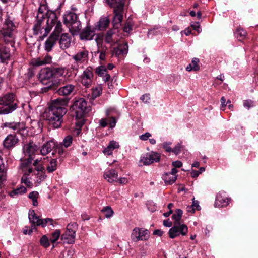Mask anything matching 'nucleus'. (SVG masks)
Returning a JSON list of instances; mask_svg holds the SVG:
<instances>
[{"instance_id":"052dcab7","label":"nucleus","mask_w":258,"mask_h":258,"mask_svg":"<svg viewBox=\"0 0 258 258\" xmlns=\"http://www.w3.org/2000/svg\"><path fill=\"white\" fill-rule=\"evenodd\" d=\"M132 30V26L128 23L125 24V26L123 27V31L125 32L128 33Z\"/></svg>"},{"instance_id":"9d476101","label":"nucleus","mask_w":258,"mask_h":258,"mask_svg":"<svg viewBox=\"0 0 258 258\" xmlns=\"http://www.w3.org/2000/svg\"><path fill=\"white\" fill-rule=\"evenodd\" d=\"M64 70L62 68H57L52 70L50 68H44L42 69L39 74V78L42 82L48 80L55 77L56 74L62 75Z\"/></svg>"},{"instance_id":"dca6fc26","label":"nucleus","mask_w":258,"mask_h":258,"mask_svg":"<svg viewBox=\"0 0 258 258\" xmlns=\"http://www.w3.org/2000/svg\"><path fill=\"white\" fill-rule=\"evenodd\" d=\"M47 18L42 17L41 19L38 20L33 26V32L34 35L45 33V28L47 27V23L45 21Z\"/></svg>"},{"instance_id":"aec40b11","label":"nucleus","mask_w":258,"mask_h":258,"mask_svg":"<svg viewBox=\"0 0 258 258\" xmlns=\"http://www.w3.org/2000/svg\"><path fill=\"white\" fill-rule=\"evenodd\" d=\"M19 139L15 134L8 135L3 141V146L6 149L13 148L18 142Z\"/></svg>"},{"instance_id":"ea45409f","label":"nucleus","mask_w":258,"mask_h":258,"mask_svg":"<svg viewBox=\"0 0 258 258\" xmlns=\"http://www.w3.org/2000/svg\"><path fill=\"white\" fill-rule=\"evenodd\" d=\"M27 189L23 186H21L19 188H17L13 190L10 193V196L12 197H14L15 196L19 195H22L26 192Z\"/></svg>"},{"instance_id":"c85d7f7f","label":"nucleus","mask_w":258,"mask_h":258,"mask_svg":"<svg viewBox=\"0 0 258 258\" xmlns=\"http://www.w3.org/2000/svg\"><path fill=\"white\" fill-rule=\"evenodd\" d=\"M119 145L118 142L115 141H111L108 146L103 150V153L107 155H110L112 154L113 151L115 149H118Z\"/></svg>"},{"instance_id":"f03ea898","label":"nucleus","mask_w":258,"mask_h":258,"mask_svg":"<svg viewBox=\"0 0 258 258\" xmlns=\"http://www.w3.org/2000/svg\"><path fill=\"white\" fill-rule=\"evenodd\" d=\"M108 5L113 9L112 23L115 29L121 25L124 14L125 0H106Z\"/></svg>"},{"instance_id":"a19ab883","label":"nucleus","mask_w":258,"mask_h":258,"mask_svg":"<svg viewBox=\"0 0 258 258\" xmlns=\"http://www.w3.org/2000/svg\"><path fill=\"white\" fill-rule=\"evenodd\" d=\"M38 197L39 194L36 191H32L29 194L28 197L32 200L33 205L34 206L38 205L37 199Z\"/></svg>"},{"instance_id":"09e8293b","label":"nucleus","mask_w":258,"mask_h":258,"mask_svg":"<svg viewBox=\"0 0 258 258\" xmlns=\"http://www.w3.org/2000/svg\"><path fill=\"white\" fill-rule=\"evenodd\" d=\"M114 33L113 30H109L107 31L105 36L106 42L109 43L112 41V36Z\"/></svg>"},{"instance_id":"b1692460","label":"nucleus","mask_w":258,"mask_h":258,"mask_svg":"<svg viewBox=\"0 0 258 258\" xmlns=\"http://www.w3.org/2000/svg\"><path fill=\"white\" fill-rule=\"evenodd\" d=\"M56 146V144L52 141H49L45 143L40 149V153L45 156L50 153Z\"/></svg>"},{"instance_id":"a211bd4d","label":"nucleus","mask_w":258,"mask_h":258,"mask_svg":"<svg viewBox=\"0 0 258 258\" xmlns=\"http://www.w3.org/2000/svg\"><path fill=\"white\" fill-rule=\"evenodd\" d=\"M72 58L77 63H83L87 62L89 58V52L85 49L78 51L72 56Z\"/></svg>"},{"instance_id":"1a4fd4ad","label":"nucleus","mask_w":258,"mask_h":258,"mask_svg":"<svg viewBox=\"0 0 258 258\" xmlns=\"http://www.w3.org/2000/svg\"><path fill=\"white\" fill-rule=\"evenodd\" d=\"M77 224L75 222L69 224L67 230L61 235V239L63 243L72 244L75 242V233L77 229Z\"/></svg>"},{"instance_id":"58836bf2","label":"nucleus","mask_w":258,"mask_h":258,"mask_svg":"<svg viewBox=\"0 0 258 258\" xmlns=\"http://www.w3.org/2000/svg\"><path fill=\"white\" fill-rule=\"evenodd\" d=\"M55 153H57L60 157H64L66 155V150L63 148L61 144H56L54 148Z\"/></svg>"},{"instance_id":"3c124183","label":"nucleus","mask_w":258,"mask_h":258,"mask_svg":"<svg viewBox=\"0 0 258 258\" xmlns=\"http://www.w3.org/2000/svg\"><path fill=\"white\" fill-rule=\"evenodd\" d=\"M102 93V88L101 87H96L95 89L93 90L92 96L94 97H97L99 96Z\"/></svg>"},{"instance_id":"864d4df0","label":"nucleus","mask_w":258,"mask_h":258,"mask_svg":"<svg viewBox=\"0 0 258 258\" xmlns=\"http://www.w3.org/2000/svg\"><path fill=\"white\" fill-rule=\"evenodd\" d=\"M243 105L244 107H246L247 109H249L253 106V102L250 100H246L244 101Z\"/></svg>"},{"instance_id":"603ef678","label":"nucleus","mask_w":258,"mask_h":258,"mask_svg":"<svg viewBox=\"0 0 258 258\" xmlns=\"http://www.w3.org/2000/svg\"><path fill=\"white\" fill-rule=\"evenodd\" d=\"M55 83L52 82L47 87L44 88V91L46 92L49 90H54L55 89L56 84H58L59 82L56 80L55 81Z\"/></svg>"},{"instance_id":"423d86ee","label":"nucleus","mask_w":258,"mask_h":258,"mask_svg":"<svg viewBox=\"0 0 258 258\" xmlns=\"http://www.w3.org/2000/svg\"><path fill=\"white\" fill-rule=\"evenodd\" d=\"M63 21L73 35L78 32L81 28V22L77 14L73 12H67L63 16Z\"/></svg>"},{"instance_id":"6e6552de","label":"nucleus","mask_w":258,"mask_h":258,"mask_svg":"<svg viewBox=\"0 0 258 258\" xmlns=\"http://www.w3.org/2000/svg\"><path fill=\"white\" fill-rule=\"evenodd\" d=\"M29 219L32 225L29 229V234H30L34 229H36V226H42L44 227L47 223H50V225L53 226V220L51 218H46L41 219L37 216L34 211H30L29 212Z\"/></svg>"},{"instance_id":"79ce46f5","label":"nucleus","mask_w":258,"mask_h":258,"mask_svg":"<svg viewBox=\"0 0 258 258\" xmlns=\"http://www.w3.org/2000/svg\"><path fill=\"white\" fill-rule=\"evenodd\" d=\"M60 234L61 233L59 230H55L51 235L50 238V242L52 243H55L59 239Z\"/></svg>"},{"instance_id":"5701e85b","label":"nucleus","mask_w":258,"mask_h":258,"mask_svg":"<svg viewBox=\"0 0 258 258\" xmlns=\"http://www.w3.org/2000/svg\"><path fill=\"white\" fill-rule=\"evenodd\" d=\"M128 44L127 42L119 44L113 51V55L119 56L121 55L126 54L128 52Z\"/></svg>"},{"instance_id":"9b49d317","label":"nucleus","mask_w":258,"mask_h":258,"mask_svg":"<svg viewBox=\"0 0 258 258\" xmlns=\"http://www.w3.org/2000/svg\"><path fill=\"white\" fill-rule=\"evenodd\" d=\"M188 232V228L185 224H173V226L171 228L169 231L168 234L170 238L173 239L180 234L185 236Z\"/></svg>"},{"instance_id":"c756f323","label":"nucleus","mask_w":258,"mask_h":258,"mask_svg":"<svg viewBox=\"0 0 258 258\" xmlns=\"http://www.w3.org/2000/svg\"><path fill=\"white\" fill-rule=\"evenodd\" d=\"M51 61L52 57L48 55H46L44 57L37 58L33 62V64L35 66H40L49 64Z\"/></svg>"},{"instance_id":"f257e3e1","label":"nucleus","mask_w":258,"mask_h":258,"mask_svg":"<svg viewBox=\"0 0 258 258\" xmlns=\"http://www.w3.org/2000/svg\"><path fill=\"white\" fill-rule=\"evenodd\" d=\"M69 99L59 98L52 101L51 104L43 115L45 119L54 128L61 126L63 121L62 117L67 111L66 106L69 103Z\"/></svg>"},{"instance_id":"13d9d810","label":"nucleus","mask_w":258,"mask_h":258,"mask_svg":"<svg viewBox=\"0 0 258 258\" xmlns=\"http://www.w3.org/2000/svg\"><path fill=\"white\" fill-rule=\"evenodd\" d=\"M103 40V35H98L95 38V41L98 46L102 44Z\"/></svg>"},{"instance_id":"4d7b16f0","label":"nucleus","mask_w":258,"mask_h":258,"mask_svg":"<svg viewBox=\"0 0 258 258\" xmlns=\"http://www.w3.org/2000/svg\"><path fill=\"white\" fill-rule=\"evenodd\" d=\"M181 150V146L180 144L177 145L173 149H172V152H173L176 155L179 154Z\"/></svg>"},{"instance_id":"473e14b6","label":"nucleus","mask_w":258,"mask_h":258,"mask_svg":"<svg viewBox=\"0 0 258 258\" xmlns=\"http://www.w3.org/2000/svg\"><path fill=\"white\" fill-rule=\"evenodd\" d=\"M110 23V20L107 17H103L100 18L98 22L97 27L99 30L105 29Z\"/></svg>"},{"instance_id":"2eb2a0df","label":"nucleus","mask_w":258,"mask_h":258,"mask_svg":"<svg viewBox=\"0 0 258 258\" xmlns=\"http://www.w3.org/2000/svg\"><path fill=\"white\" fill-rule=\"evenodd\" d=\"M92 68H87L83 72L81 77V83L86 87H89L92 82L93 74Z\"/></svg>"},{"instance_id":"0e129e2a","label":"nucleus","mask_w":258,"mask_h":258,"mask_svg":"<svg viewBox=\"0 0 258 258\" xmlns=\"http://www.w3.org/2000/svg\"><path fill=\"white\" fill-rule=\"evenodd\" d=\"M35 170L38 172L37 174H39V172L43 173L45 172V168L43 166H37L35 167Z\"/></svg>"},{"instance_id":"412c9836","label":"nucleus","mask_w":258,"mask_h":258,"mask_svg":"<svg viewBox=\"0 0 258 258\" xmlns=\"http://www.w3.org/2000/svg\"><path fill=\"white\" fill-rule=\"evenodd\" d=\"M231 201V199L226 197L224 194H218L216 198L215 202V207H222L227 206Z\"/></svg>"},{"instance_id":"8fccbe9b","label":"nucleus","mask_w":258,"mask_h":258,"mask_svg":"<svg viewBox=\"0 0 258 258\" xmlns=\"http://www.w3.org/2000/svg\"><path fill=\"white\" fill-rule=\"evenodd\" d=\"M22 183H24L27 186L31 187L32 186V183L27 178V176L23 175L21 178Z\"/></svg>"},{"instance_id":"72a5a7b5","label":"nucleus","mask_w":258,"mask_h":258,"mask_svg":"<svg viewBox=\"0 0 258 258\" xmlns=\"http://www.w3.org/2000/svg\"><path fill=\"white\" fill-rule=\"evenodd\" d=\"M9 127L14 130H17L18 133L24 135L25 125L23 122L11 123L9 124Z\"/></svg>"},{"instance_id":"0eeeda50","label":"nucleus","mask_w":258,"mask_h":258,"mask_svg":"<svg viewBox=\"0 0 258 258\" xmlns=\"http://www.w3.org/2000/svg\"><path fill=\"white\" fill-rule=\"evenodd\" d=\"M87 102L84 98H80L76 99L71 109L73 115L77 119H81L88 112Z\"/></svg>"},{"instance_id":"680f3d73","label":"nucleus","mask_w":258,"mask_h":258,"mask_svg":"<svg viewBox=\"0 0 258 258\" xmlns=\"http://www.w3.org/2000/svg\"><path fill=\"white\" fill-rule=\"evenodd\" d=\"M107 124H108V121L106 119L103 118V119H101V120H100V121H99V124L102 127H106L107 126Z\"/></svg>"},{"instance_id":"69168bd1","label":"nucleus","mask_w":258,"mask_h":258,"mask_svg":"<svg viewBox=\"0 0 258 258\" xmlns=\"http://www.w3.org/2000/svg\"><path fill=\"white\" fill-rule=\"evenodd\" d=\"M172 166L175 168H179L181 167L182 165V162L180 161H174L172 162Z\"/></svg>"},{"instance_id":"bf43d9fd","label":"nucleus","mask_w":258,"mask_h":258,"mask_svg":"<svg viewBox=\"0 0 258 258\" xmlns=\"http://www.w3.org/2000/svg\"><path fill=\"white\" fill-rule=\"evenodd\" d=\"M108 121L109 122V125L111 128H113L115 126L116 119L114 117H110Z\"/></svg>"},{"instance_id":"6e6d98bb","label":"nucleus","mask_w":258,"mask_h":258,"mask_svg":"<svg viewBox=\"0 0 258 258\" xmlns=\"http://www.w3.org/2000/svg\"><path fill=\"white\" fill-rule=\"evenodd\" d=\"M23 171L25 172L24 175L28 176L30 173L33 172V169L32 167L30 166L27 168L24 169Z\"/></svg>"},{"instance_id":"cd10ccee","label":"nucleus","mask_w":258,"mask_h":258,"mask_svg":"<svg viewBox=\"0 0 258 258\" xmlns=\"http://www.w3.org/2000/svg\"><path fill=\"white\" fill-rule=\"evenodd\" d=\"M95 72L100 77H103V80L105 82H108L110 79V76L107 73V69L103 66L97 67L95 70Z\"/></svg>"},{"instance_id":"f3484780","label":"nucleus","mask_w":258,"mask_h":258,"mask_svg":"<svg viewBox=\"0 0 258 258\" xmlns=\"http://www.w3.org/2000/svg\"><path fill=\"white\" fill-rule=\"evenodd\" d=\"M37 150V146L33 142H29L23 146V153L26 157H33Z\"/></svg>"},{"instance_id":"774afa93","label":"nucleus","mask_w":258,"mask_h":258,"mask_svg":"<svg viewBox=\"0 0 258 258\" xmlns=\"http://www.w3.org/2000/svg\"><path fill=\"white\" fill-rule=\"evenodd\" d=\"M141 99H142V100L143 102L147 103L148 102V101L150 99L149 95V94L143 95L141 97Z\"/></svg>"},{"instance_id":"6ab92c4d","label":"nucleus","mask_w":258,"mask_h":258,"mask_svg":"<svg viewBox=\"0 0 258 258\" xmlns=\"http://www.w3.org/2000/svg\"><path fill=\"white\" fill-rule=\"evenodd\" d=\"M95 33L90 26H86L80 33V38L81 40H91L93 39Z\"/></svg>"},{"instance_id":"a878e982","label":"nucleus","mask_w":258,"mask_h":258,"mask_svg":"<svg viewBox=\"0 0 258 258\" xmlns=\"http://www.w3.org/2000/svg\"><path fill=\"white\" fill-rule=\"evenodd\" d=\"M75 86L72 84H68L59 88L56 91L58 95L68 96L74 92Z\"/></svg>"},{"instance_id":"f8f14e48","label":"nucleus","mask_w":258,"mask_h":258,"mask_svg":"<svg viewBox=\"0 0 258 258\" xmlns=\"http://www.w3.org/2000/svg\"><path fill=\"white\" fill-rule=\"evenodd\" d=\"M160 155L157 152L147 153L141 157L140 163L143 165H148L154 162H159Z\"/></svg>"},{"instance_id":"393cba45","label":"nucleus","mask_w":258,"mask_h":258,"mask_svg":"<svg viewBox=\"0 0 258 258\" xmlns=\"http://www.w3.org/2000/svg\"><path fill=\"white\" fill-rule=\"evenodd\" d=\"M104 178L109 183L118 181V173L114 169L109 170L104 174Z\"/></svg>"},{"instance_id":"ddd939ff","label":"nucleus","mask_w":258,"mask_h":258,"mask_svg":"<svg viewBox=\"0 0 258 258\" xmlns=\"http://www.w3.org/2000/svg\"><path fill=\"white\" fill-rule=\"evenodd\" d=\"M149 234L150 232L148 230L136 227L132 231L131 239L134 241L146 240L149 237Z\"/></svg>"},{"instance_id":"4468645a","label":"nucleus","mask_w":258,"mask_h":258,"mask_svg":"<svg viewBox=\"0 0 258 258\" xmlns=\"http://www.w3.org/2000/svg\"><path fill=\"white\" fill-rule=\"evenodd\" d=\"M14 45L13 47L11 46L10 43H5L4 45L0 44V59L4 62L8 60L11 55V51H14Z\"/></svg>"},{"instance_id":"de8ad7c7","label":"nucleus","mask_w":258,"mask_h":258,"mask_svg":"<svg viewBox=\"0 0 258 258\" xmlns=\"http://www.w3.org/2000/svg\"><path fill=\"white\" fill-rule=\"evenodd\" d=\"M102 211L105 213V216L107 218H110L113 214V211L110 206L104 208Z\"/></svg>"},{"instance_id":"c9c22d12","label":"nucleus","mask_w":258,"mask_h":258,"mask_svg":"<svg viewBox=\"0 0 258 258\" xmlns=\"http://www.w3.org/2000/svg\"><path fill=\"white\" fill-rule=\"evenodd\" d=\"M57 167V161L56 159H51L46 166V170L48 173H52L55 171Z\"/></svg>"},{"instance_id":"e433bc0d","label":"nucleus","mask_w":258,"mask_h":258,"mask_svg":"<svg viewBox=\"0 0 258 258\" xmlns=\"http://www.w3.org/2000/svg\"><path fill=\"white\" fill-rule=\"evenodd\" d=\"M182 211L181 209H176L172 218L174 220V224H179L182 215Z\"/></svg>"},{"instance_id":"a18cd8bd","label":"nucleus","mask_w":258,"mask_h":258,"mask_svg":"<svg viewBox=\"0 0 258 258\" xmlns=\"http://www.w3.org/2000/svg\"><path fill=\"white\" fill-rule=\"evenodd\" d=\"M40 243L41 246L45 248H47L50 246L49 240L46 235H43L41 237L40 240Z\"/></svg>"},{"instance_id":"338daca9","label":"nucleus","mask_w":258,"mask_h":258,"mask_svg":"<svg viewBox=\"0 0 258 258\" xmlns=\"http://www.w3.org/2000/svg\"><path fill=\"white\" fill-rule=\"evenodd\" d=\"M191 205L197 210H199L200 209L199 202L198 201L194 200V198L193 199L192 204Z\"/></svg>"},{"instance_id":"f704fd0d","label":"nucleus","mask_w":258,"mask_h":258,"mask_svg":"<svg viewBox=\"0 0 258 258\" xmlns=\"http://www.w3.org/2000/svg\"><path fill=\"white\" fill-rule=\"evenodd\" d=\"M6 172L7 169L6 165L4 163L2 157L0 156V184L5 180Z\"/></svg>"},{"instance_id":"7ed1b4c3","label":"nucleus","mask_w":258,"mask_h":258,"mask_svg":"<svg viewBox=\"0 0 258 258\" xmlns=\"http://www.w3.org/2000/svg\"><path fill=\"white\" fill-rule=\"evenodd\" d=\"M18 101L13 93H8L0 97V114L11 113L18 108Z\"/></svg>"},{"instance_id":"49530a36","label":"nucleus","mask_w":258,"mask_h":258,"mask_svg":"<svg viewBox=\"0 0 258 258\" xmlns=\"http://www.w3.org/2000/svg\"><path fill=\"white\" fill-rule=\"evenodd\" d=\"M25 40L28 45L30 47L34 46L37 42V39L31 36H28L26 37Z\"/></svg>"},{"instance_id":"20e7f679","label":"nucleus","mask_w":258,"mask_h":258,"mask_svg":"<svg viewBox=\"0 0 258 258\" xmlns=\"http://www.w3.org/2000/svg\"><path fill=\"white\" fill-rule=\"evenodd\" d=\"M16 28V26L12 21L7 19L0 30V37L3 39L5 43H10L12 47L15 44L14 32Z\"/></svg>"},{"instance_id":"2f4dec72","label":"nucleus","mask_w":258,"mask_h":258,"mask_svg":"<svg viewBox=\"0 0 258 258\" xmlns=\"http://www.w3.org/2000/svg\"><path fill=\"white\" fill-rule=\"evenodd\" d=\"M199 62V58L196 57L192 58L191 63L186 67V70L188 72L191 71H198L200 70Z\"/></svg>"},{"instance_id":"39448f33","label":"nucleus","mask_w":258,"mask_h":258,"mask_svg":"<svg viewBox=\"0 0 258 258\" xmlns=\"http://www.w3.org/2000/svg\"><path fill=\"white\" fill-rule=\"evenodd\" d=\"M47 27L45 28V33L43 34V37H46L53 26H55L54 30L51 35H54L58 38L60 33L62 32V25L60 21H58V18L55 13L51 12L49 16L47 18Z\"/></svg>"},{"instance_id":"37998d69","label":"nucleus","mask_w":258,"mask_h":258,"mask_svg":"<svg viewBox=\"0 0 258 258\" xmlns=\"http://www.w3.org/2000/svg\"><path fill=\"white\" fill-rule=\"evenodd\" d=\"M32 160L33 157H28L27 158L25 159L22 161L21 166L22 168H23V170H24V169L31 166Z\"/></svg>"},{"instance_id":"4c0bfd02","label":"nucleus","mask_w":258,"mask_h":258,"mask_svg":"<svg viewBox=\"0 0 258 258\" xmlns=\"http://www.w3.org/2000/svg\"><path fill=\"white\" fill-rule=\"evenodd\" d=\"M246 34L247 33L245 31L240 27H237L235 31L236 37L239 41H241L244 39L246 36Z\"/></svg>"},{"instance_id":"e2e57ef3","label":"nucleus","mask_w":258,"mask_h":258,"mask_svg":"<svg viewBox=\"0 0 258 258\" xmlns=\"http://www.w3.org/2000/svg\"><path fill=\"white\" fill-rule=\"evenodd\" d=\"M169 145L170 144L167 143H165L163 144V148L168 152H172V149Z\"/></svg>"},{"instance_id":"4be33fe9","label":"nucleus","mask_w":258,"mask_h":258,"mask_svg":"<svg viewBox=\"0 0 258 258\" xmlns=\"http://www.w3.org/2000/svg\"><path fill=\"white\" fill-rule=\"evenodd\" d=\"M71 43V38L68 33H63L60 36L59 41L60 47L62 50L68 48Z\"/></svg>"},{"instance_id":"7c9ffc66","label":"nucleus","mask_w":258,"mask_h":258,"mask_svg":"<svg viewBox=\"0 0 258 258\" xmlns=\"http://www.w3.org/2000/svg\"><path fill=\"white\" fill-rule=\"evenodd\" d=\"M57 39L58 38L56 37L55 35L51 34V35L45 43V50L48 52L50 51L55 44V42Z\"/></svg>"},{"instance_id":"5fc2aeb1","label":"nucleus","mask_w":258,"mask_h":258,"mask_svg":"<svg viewBox=\"0 0 258 258\" xmlns=\"http://www.w3.org/2000/svg\"><path fill=\"white\" fill-rule=\"evenodd\" d=\"M151 136V134L148 132H147V133H145L144 134H143V135L140 136L139 138L142 140L146 141Z\"/></svg>"},{"instance_id":"c03bdc74","label":"nucleus","mask_w":258,"mask_h":258,"mask_svg":"<svg viewBox=\"0 0 258 258\" xmlns=\"http://www.w3.org/2000/svg\"><path fill=\"white\" fill-rule=\"evenodd\" d=\"M73 142V137L71 135H68L66 136L62 143V146L65 148H68L69 147L72 143Z\"/></svg>"},{"instance_id":"bb28decb","label":"nucleus","mask_w":258,"mask_h":258,"mask_svg":"<svg viewBox=\"0 0 258 258\" xmlns=\"http://www.w3.org/2000/svg\"><path fill=\"white\" fill-rule=\"evenodd\" d=\"M177 172V170L175 168L172 169L171 171L168 173H166L164 176V180L166 184H172L174 183L176 179V173Z\"/></svg>"}]
</instances>
